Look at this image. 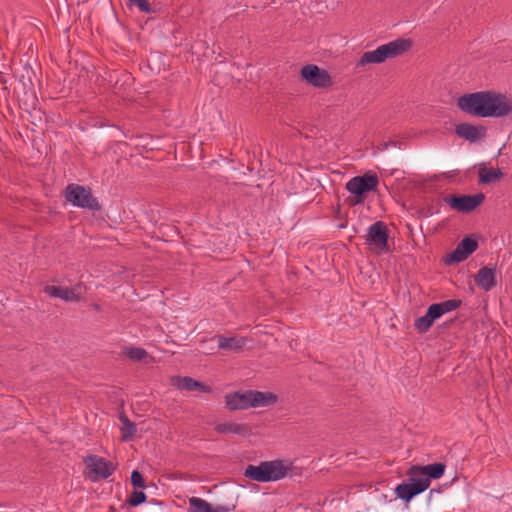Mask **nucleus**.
Masks as SVG:
<instances>
[{"label":"nucleus","mask_w":512,"mask_h":512,"mask_svg":"<svg viewBox=\"0 0 512 512\" xmlns=\"http://www.w3.org/2000/svg\"><path fill=\"white\" fill-rule=\"evenodd\" d=\"M236 505L229 506H217L216 508L206 500L199 497H191L189 499L188 512H229L235 509Z\"/></svg>","instance_id":"obj_16"},{"label":"nucleus","mask_w":512,"mask_h":512,"mask_svg":"<svg viewBox=\"0 0 512 512\" xmlns=\"http://www.w3.org/2000/svg\"><path fill=\"white\" fill-rule=\"evenodd\" d=\"M146 501L147 495L142 490L133 489L121 507H137Z\"/></svg>","instance_id":"obj_27"},{"label":"nucleus","mask_w":512,"mask_h":512,"mask_svg":"<svg viewBox=\"0 0 512 512\" xmlns=\"http://www.w3.org/2000/svg\"><path fill=\"white\" fill-rule=\"evenodd\" d=\"M421 476L424 477L428 485L430 486L432 480L441 478L446 469V465L443 462H435L427 465H416Z\"/></svg>","instance_id":"obj_17"},{"label":"nucleus","mask_w":512,"mask_h":512,"mask_svg":"<svg viewBox=\"0 0 512 512\" xmlns=\"http://www.w3.org/2000/svg\"><path fill=\"white\" fill-rule=\"evenodd\" d=\"M478 176L479 183L492 184L498 182L503 177V173L499 168L487 167L482 164L479 167Z\"/></svg>","instance_id":"obj_22"},{"label":"nucleus","mask_w":512,"mask_h":512,"mask_svg":"<svg viewBox=\"0 0 512 512\" xmlns=\"http://www.w3.org/2000/svg\"><path fill=\"white\" fill-rule=\"evenodd\" d=\"M378 177L374 173H366L356 176L346 183V189L356 196H362L366 192L374 191L378 185Z\"/></svg>","instance_id":"obj_12"},{"label":"nucleus","mask_w":512,"mask_h":512,"mask_svg":"<svg viewBox=\"0 0 512 512\" xmlns=\"http://www.w3.org/2000/svg\"><path fill=\"white\" fill-rule=\"evenodd\" d=\"M130 482H131V485L133 486V489H145L146 488L145 478H144L143 474L137 469H135L131 472Z\"/></svg>","instance_id":"obj_29"},{"label":"nucleus","mask_w":512,"mask_h":512,"mask_svg":"<svg viewBox=\"0 0 512 512\" xmlns=\"http://www.w3.org/2000/svg\"><path fill=\"white\" fill-rule=\"evenodd\" d=\"M439 317L435 313V311L432 309V307L429 305L425 315L418 317L414 322V328L417 330L418 333L424 334L428 332L431 327L433 326L434 322L438 320Z\"/></svg>","instance_id":"obj_21"},{"label":"nucleus","mask_w":512,"mask_h":512,"mask_svg":"<svg viewBox=\"0 0 512 512\" xmlns=\"http://www.w3.org/2000/svg\"><path fill=\"white\" fill-rule=\"evenodd\" d=\"M462 305V300L460 299H449L438 303H432L430 306L435 311L437 316L441 318L444 314L452 312Z\"/></svg>","instance_id":"obj_25"},{"label":"nucleus","mask_w":512,"mask_h":512,"mask_svg":"<svg viewBox=\"0 0 512 512\" xmlns=\"http://www.w3.org/2000/svg\"><path fill=\"white\" fill-rule=\"evenodd\" d=\"M175 387L186 391H197L199 381L189 376H175L172 378Z\"/></svg>","instance_id":"obj_26"},{"label":"nucleus","mask_w":512,"mask_h":512,"mask_svg":"<svg viewBox=\"0 0 512 512\" xmlns=\"http://www.w3.org/2000/svg\"><path fill=\"white\" fill-rule=\"evenodd\" d=\"M44 293L53 298H60L66 302L80 301L81 296L75 292V289L63 286L46 285L43 288Z\"/></svg>","instance_id":"obj_15"},{"label":"nucleus","mask_w":512,"mask_h":512,"mask_svg":"<svg viewBox=\"0 0 512 512\" xmlns=\"http://www.w3.org/2000/svg\"><path fill=\"white\" fill-rule=\"evenodd\" d=\"M249 390L236 391L225 395L226 408L230 411L244 410L251 407Z\"/></svg>","instance_id":"obj_14"},{"label":"nucleus","mask_w":512,"mask_h":512,"mask_svg":"<svg viewBox=\"0 0 512 512\" xmlns=\"http://www.w3.org/2000/svg\"><path fill=\"white\" fill-rule=\"evenodd\" d=\"M88 472V477L92 482L107 479L116 470V466L109 460L97 455H88L84 458Z\"/></svg>","instance_id":"obj_7"},{"label":"nucleus","mask_w":512,"mask_h":512,"mask_svg":"<svg viewBox=\"0 0 512 512\" xmlns=\"http://www.w3.org/2000/svg\"><path fill=\"white\" fill-rule=\"evenodd\" d=\"M214 430L220 434H237L241 436H249L252 434V428L249 424H239L234 422L219 423Z\"/></svg>","instance_id":"obj_18"},{"label":"nucleus","mask_w":512,"mask_h":512,"mask_svg":"<svg viewBox=\"0 0 512 512\" xmlns=\"http://www.w3.org/2000/svg\"><path fill=\"white\" fill-rule=\"evenodd\" d=\"M351 228H352V231H353L354 233H356V232H357V230H356V226H351Z\"/></svg>","instance_id":"obj_39"},{"label":"nucleus","mask_w":512,"mask_h":512,"mask_svg":"<svg viewBox=\"0 0 512 512\" xmlns=\"http://www.w3.org/2000/svg\"><path fill=\"white\" fill-rule=\"evenodd\" d=\"M485 196L482 193L474 195H446L443 201L452 210L459 213H469L476 209L484 200Z\"/></svg>","instance_id":"obj_9"},{"label":"nucleus","mask_w":512,"mask_h":512,"mask_svg":"<svg viewBox=\"0 0 512 512\" xmlns=\"http://www.w3.org/2000/svg\"><path fill=\"white\" fill-rule=\"evenodd\" d=\"M412 46L409 39L398 38L386 44L380 45L374 50L366 51L357 61V67H365L370 64H381L387 59H393L407 52Z\"/></svg>","instance_id":"obj_1"},{"label":"nucleus","mask_w":512,"mask_h":512,"mask_svg":"<svg viewBox=\"0 0 512 512\" xmlns=\"http://www.w3.org/2000/svg\"><path fill=\"white\" fill-rule=\"evenodd\" d=\"M66 200L74 206L89 210L100 209L99 203L93 197L90 189L77 184H69L65 189Z\"/></svg>","instance_id":"obj_6"},{"label":"nucleus","mask_w":512,"mask_h":512,"mask_svg":"<svg viewBox=\"0 0 512 512\" xmlns=\"http://www.w3.org/2000/svg\"><path fill=\"white\" fill-rule=\"evenodd\" d=\"M433 493H440V490H438V489H431L430 490V497L433 495Z\"/></svg>","instance_id":"obj_35"},{"label":"nucleus","mask_w":512,"mask_h":512,"mask_svg":"<svg viewBox=\"0 0 512 512\" xmlns=\"http://www.w3.org/2000/svg\"><path fill=\"white\" fill-rule=\"evenodd\" d=\"M373 224L380 225V224H383V222H382V221H376V222H374Z\"/></svg>","instance_id":"obj_40"},{"label":"nucleus","mask_w":512,"mask_h":512,"mask_svg":"<svg viewBox=\"0 0 512 512\" xmlns=\"http://www.w3.org/2000/svg\"><path fill=\"white\" fill-rule=\"evenodd\" d=\"M251 407H266L275 404L278 401L276 394L272 392H262L257 390H249Z\"/></svg>","instance_id":"obj_20"},{"label":"nucleus","mask_w":512,"mask_h":512,"mask_svg":"<svg viewBox=\"0 0 512 512\" xmlns=\"http://www.w3.org/2000/svg\"><path fill=\"white\" fill-rule=\"evenodd\" d=\"M301 77L309 85L316 88H327L332 85V78L325 70L314 64H307L301 68Z\"/></svg>","instance_id":"obj_11"},{"label":"nucleus","mask_w":512,"mask_h":512,"mask_svg":"<svg viewBox=\"0 0 512 512\" xmlns=\"http://www.w3.org/2000/svg\"><path fill=\"white\" fill-rule=\"evenodd\" d=\"M109 512H116V508H115V507H113V506H110V507H109Z\"/></svg>","instance_id":"obj_37"},{"label":"nucleus","mask_w":512,"mask_h":512,"mask_svg":"<svg viewBox=\"0 0 512 512\" xmlns=\"http://www.w3.org/2000/svg\"><path fill=\"white\" fill-rule=\"evenodd\" d=\"M247 339L245 337H229L218 336V346L223 350H230L238 352L246 345Z\"/></svg>","instance_id":"obj_23"},{"label":"nucleus","mask_w":512,"mask_h":512,"mask_svg":"<svg viewBox=\"0 0 512 512\" xmlns=\"http://www.w3.org/2000/svg\"><path fill=\"white\" fill-rule=\"evenodd\" d=\"M416 465H412L406 472L408 478L396 486L394 492L396 497L405 503H409L414 497L423 493L429 488L428 483Z\"/></svg>","instance_id":"obj_3"},{"label":"nucleus","mask_w":512,"mask_h":512,"mask_svg":"<svg viewBox=\"0 0 512 512\" xmlns=\"http://www.w3.org/2000/svg\"><path fill=\"white\" fill-rule=\"evenodd\" d=\"M130 5L136 6L141 12L151 13L152 9L147 0H129Z\"/></svg>","instance_id":"obj_30"},{"label":"nucleus","mask_w":512,"mask_h":512,"mask_svg":"<svg viewBox=\"0 0 512 512\" xmlns=\"http://www.w3.org/2000/svg\"><path fill=\"white\" fill-rule=\"evenodd\" d=\"M127 357L134 362H141L148 357V352L140 347L126 348Z\"/></svg>","instance_id":"obj_28"},{"label":"nucleus","mask_w":512,"mask_h":512,"mask_svg":"<svg viewBox=\"0 0 512 512\" xmlns=\"http://www.w3.org/2000/svg\"><path fill=\"white\" fill-rule=\"evenodd\" d=\"M366 243L376 255L392 252L394 237L390 236L388 226H369L365 235Z\"/></svg>","instance_id":"obj_4"},{"label":"nucleus","mask_w":512,"mask_h":512,"mask_svg":"<svg viewBox=\"0 0 512 512\" xmlns=\"http://www.w3.org/2000/svg\"><path fill=\"white\" fill-rule=\"evenodd\" d=\"M170 227L174 230V232H175L176 234H180V231L178 230V226L173 225V226H170Z\"/></svg>","instance_id":"obj_34"},{"label":"nucleus","mask_w":512,"mask_h":512,"mask_svg":"<svg viewBox=\"0 0 512 512\" xmlns=\"http://www.w3.org/2000/svg\"><path fill=\"white\" fill-rule=\"evenodd\" d=\"M458 107L471 115L485 117L486 92L465 94L458 98Z\"/></svg>","instance_id":"obj_10"},{"label":"nucleus","mask_w":512,"mask_h":512,"mask_svg":"<svg viewBox=\"0 0 512 512\" xmlns=\"http://www.w3.org/2000/svg\"><path fill=\"white\" fill-rule=\"evenodd\" d=\"M475 284L484 291H490L497 285L496 268L483 266L474 276Z\"/></svg>","instance_id":"obj_13"},{"label":"nucleus","mask_w":512,"mask_h":512,"mask_svg":"<svg viewBox=\"0 0 512 512\" xmlns=\"http://www.w3.org/2000/svg\"><path fill=\"white\" fill-rule=\"evenodd\" d=\"M456 134L470 142H476L484 136V129L482 127L474 126L468 123H462L456 126Z\"/></svg>","instance_id":"obj_19"},{"label":"nucleus","mask_w":512,"mask_h":512,"mask_svg":"<svg viewBox=\"0 0 512 512\" xmlns=\"http://www.w3.org/2000/svg\"><path fill=\"white\" fill-rule=\"evenodd\" d=\"M197 391L203 393H210L212 392V388L209 385H206L203 382L199 381Z\"/></svg>","instance_id":"obj_33"},{"label":"nucleus","mask_w":512,"mask_h":512,"mask_svg":"<svg viewBox=\"0 0 512 512\" xmlns=\"http://www.w3.org/2000/svg\"><path fill=\"white\" fill-rule=\"evenodd\" d=\"M93 306H94V308H95L96 310H100V309H101L99 304H94Z\"/></svg>","instance_id":"obj_38"},{"label":"nucleus","mask_w":512,"mask_h":512,"mask_svg":"<svg viewBox=\"0 0 512 512\" xmlns=\"http://www.w3.org/2000/svg\"><path fill=\"white\" fill-rule=\"evenodd\" d=\"M453 323H454V320L451 319L450 321L444 323V326L447 327L448 325L453 324Z\"/></svg>","instance_id":"obj_36"},{"label":"nucleus","mask_w":512,"mask_h":512,"mask_svg":"<svg viewBox=\"0 0 512 512\" xmlns=\"http://www.w3.org/2000/svg\"><path fill=\"white\" fill-rule=\"evenodd\" d=\"M290 467L282 460L262 461L259 465L249 464L244 470V476L257 482H272L284 478Z\"/></svg>","instance_id":"obj_2"},{"label":"nucleus","mask_w":512,"mask_h":512,"mask_svg":"<svg viewBox=\"0 0 512 512\" xmlns=\"http://www.w3.org/2000/svg\"><path fill=\"white\" fill-rule=\"evenodd\" d=\"M485 117H503L512 113V98L495 92H486Z\"/></svg>","instance_id":"obj_8"},{"label":"nucleus","mask_w":512,"mask_h":512,"mask_svg":"<svg viewBox=\"0 0 512 512\" xmlns=\"http://www.w3.org/2000/svg\"><path fill=\"white\" fill-rule=\"evenodd\" d=\"M119 420L122 423L121 429V440L123 442H130L134 439L135 434L137 432V427L134 422H132L124 412L119 413Z\"/></svg>","instance_id":"obj_24"},{"label":"nucleus","mask_w":512,"mask_h":512,"mask_svg":"<svg viewBox=\"0 0 512 512\" xmlns=\"http://www.w3.org/2000/svg\"><path fill=\"white\" fill-rule=\"evenodd\" d=\"M163 502L156 499L148 501V505L145 507L143 512H162Z\"/></svg>","instance_id":"obj_31"},{"label":"nucleus","mask_w":512,"mask_h":512,"mask_svg":"<svg viewBox=\"0 0 512 512\" xmlns=\"http://www.w3.org/2000/svg\"><path fill=\"white\" fill-rule=\"evenodd\" d=\"M406 228L409 230V233H410L412 238L414 237V233H416V232L418 234H423L424 235L423 226H406Z\"/></svg>","instance_id":"obj_32"},{"label":"nucleus","mask_w":512,"mask_h":512,"mask_svg":"<svg viewBox=\"0 0 512 512\" xmlns=\"http://www.w3.org/2000/svg\"><path fill=\"white\" fill-rule=\"evenodd\" d=\"M478 247V236L476 234L465 235L456 248L444 257L443 261L447 266L459 264L472 255Z\"/></svg>","instance_id":"obj_5"}]
</instances>
